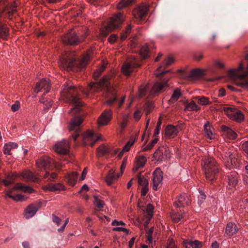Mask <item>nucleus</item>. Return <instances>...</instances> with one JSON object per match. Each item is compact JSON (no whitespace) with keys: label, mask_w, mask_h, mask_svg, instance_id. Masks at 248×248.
Segmentation results:
<instances>
[{"label":"nucleus","mask_w":248,"mask_h":248,"mask_svg":"<svg viewBox=\"0 0 248 248\" xmlns=\"http://www.w3.org/2000/svg\"><path fill=\"white\" fill-rule=\"evenodd\" d=\"M109 79V78L108 76H105L97 83H91L87 89L85 90L80 88L79 90L86 94H88L89 93L96 92L100 90H104L107 93L108 97L107 104L111 106L117 101V97L114 89L110 85Z\"/></svg>","instance_id":"f257e3e1"},{"label":"nucleus","mask_w":248,"mask_h":248,"mask_svg":"<svg viewBox=\"0 0 248 248\" xmlns=\"http://www.w3.org/2000/svg\"><path fill=\"white\" fill-rule=\"evenodd\" d=\"M247 65L241 62L237 68L228 71V76L238 86L248 89V53L245 56Z\"/></svg>","instance_id":"f03ea898"},{"label":"nucleus","mask_w":248,"mask_h":248,"mask_svg":"<svg viewBox=\"0 0 248 248\" xmlns=\"http://www.w3.org/2000/svg\"><path fill=\"white\" fill-rule=\"evenodd\" d=\"M78 90L74 86L64 85L61 93V98L65 102L75 104L69 113H77L80 111L81 105L78 97Z\"/></svg>","instance_id":"7ed1b4c3"},{"label":"nucleus","mask_w":248,"mask_h":248,"mask_svg":"<svg viewBox=\"0 0 248 248\" xmlns=\"http://www.w3.org/2000/svg\"><path fill=\"white\" fill-rule=\"evenodd\" d=\"M74 54L72 55H66L60 60V66L61 68L63 70L67 71L74 70L75 66H76L77 69H80L84 68L90 60L89 55H86L81 60L80 62L77 63L76 62L75 59L72 58Z\"/></svg>","instance_id":"20e7f679"},{"label":"nucleus","mask_w":248,"mask_h":248,"mask_svg":"<svg viewBox=\"0 0 248 248\" xmlns=\"http://www.w3.org/2000/svg\"><path fill=\"white\" fill-rule=\"evenodd\" d=\"M202 169L207 180L212 182L216 179L218 173V165L215 159L211 157L205 158L203 160Z\"/></svg>","instance_id":"39448f33"},{"label":"nucleus","mask_w":248,"mask_h":248,"mask_svg":"<svg viewBox=\"0 0 248 248\" xmlns=\"http://www.w3.org/2000/svg\"><path fill=\"white\" fill-rule=\"evenodd\" d=\"M124 21L123 16L120 13L117 14L110 18V21L106 27L101 29V35L103 37H106L110 31L117 28Z\"/></svg>","instance_id":"423d86ee"},{"label":"nucleus","mask_w":248,"mask_h":248,"mask_svg":"<svg viewBox=\"0 0 248 248\" xmlns=\"http://www.w3.org/2000/svg\"><path fill=\"white\" fill-rule=\"evenodd\" d=\"M16 12V4L10 2L8 0H0V17L5 16L11 19V16Z\"/></svg>","instance_id":"0eeeda50"},{"label":"nucleus","mask_w":248,"mask_h":248,"mask_svg":"<svg viewBox=\"0 0 248 248\" xmlns=\"http://www.w3.org/2000/svg\"><path fill=\"white\" fill-rule=\"evenodd\" d=\"M15 190H20L29 193H31L33 191V189L30 186H25L21 183H17L13 188L5 191V198L9 197L16 202L23 201V197L21 194L15 196L12 195V193Z\"/></svg>","instance_id":"6e6552de"},{"label":"nucleus","mask_w":248,"mask_h":248,"mask_svg":"<svg viewBox=\"0 0 248 248\" xmlns=\"http://www.w3.org/2000/svg\"><path fill=\"white\" fill-rule=\"evenodd\" d=\"M83 121L82 119L80 117H75L71 121L69 124V130L70 131H74L75 134L72 135L73 140L76 141L79 136L80 132V125Z\"/></svg>","instance_id":"1a4fd4ad"},{"label":"nucleus","mask_w":248,"mask_h":248,"mask_svg":"<svg viewBox=\"0 0 248 248\" xmlns=\"http://www.w3.org/2000/svg\"><path fill=\"white\" fill-rule=\"evenodd\" d=\"M85 36L81 39L78 38L77 37L75 31L71 30L66 34L64 35L62 37V42L65 44L75 45L83 40Z\"/></svg>","instance_id":"9d476101"},{"label":"nucleus","mask_w":248,"mask_h":248,"mask_svg":"<svg viewBox=\"0 0 248 248\" xmlns=\"http://www.w3.org/2000/svg\"><path fill=\"white\" fill-rule=\"evenodd\" d=\"M101 134H94L92 131L88 130L82 135L83 142L85 145L89 144L93 146L101 138Z\"/></svg>","instance_id":"9b49d317"},{"label":"nucleus","mask_w":248,"mask_h":248,"mask_svg":"<svg viewBox=\"0 0 248 248\" xmlns=\"http://www.w3.org/2000/svg\"><path fill=\"white\" fill-rule=\"evenodd\" d=\"M222 157L227 168L230 169L232 166L236 165L237 160L235 158V154L232 153L231 151H227L222 155Z\"/></svg>","instance_id":"f8f14e48"},{"label":"nucleus","mask_w":248,"mask_h":248,"mask_svg":"<svg viewBox=\"0 0 248 248\" xmlns=\"http://www.w3.org/2000/svg\"><path fill=\"white\" fill-rule=\"evenodd\" d=\"M163 180V172L159 168H156L153 173V188L157 190L161 186Z\"/></svg>","instance_id":"ddd939ff"},{"label":"nucleus","mask_w":248,"mask_h":248,"mask_svg":"<svg viewBox=\"0 0 248 248\" xmlns=\"http://www.w3.org/2000/svg\"><path fill=\"white\" fill-rule=\"evenodd\" d=\"M69 143L68 141L62 140L57 142L54 146V150L58 153L62 155L68 154L69 151Z\"/></svg>","instance_id":"4468645a"},{"label":"nucleus","mask_w":248,"mask_h":248,"mask_svg":"<svg viewBox=\"0 0 248 248\" xmlns=\"http://www.w3.org/2000/svg\"><path fill=\"white\" fill-rule=\"evenodd\" d=\"M50 88V83L49 80L48 79H43L36 83L34 92L38 93L42 91H44L45 93H47L49 92Z\"/></svg>","instance_id":"2eb2a0df"},{"label":"nucleus","mask_w":248,"mask_h":248,"mask_svg":"<svg viewBox=\"0 0 248 248\" xmlns=\"http://www.w3.org/2000/svg\"><path fill=\"white\" fill-rule=\"evenodd\" d=\"M148 10V6L145 4H142L133 11V15L135 18L141 20L146 15Z\"/></svg>","instance_id":"dca6fc26"},{"label":"nucleus","mask_w":248,"mask_h":248,"mask_svg":"<svg viewBox=\"0 0 248 248\" xmlns=\"http://www.w3.org/2000/svg\"><path fill=\"white\" fill-rule=\"evenodd\" d=\"M112 113L110 109L104 111L102 113L98 119L99 125H106L112 118Z\"/></svg>","instance_id":"f3484780"},{"label":"nucleus","mask_w":248,"mask_h":248,"mask_svg":"<svg viewBox=\"0 0 248 248\" xmlns=\"http://www.w3.org/2000/svg\"><path fill=\"white\" fill-rule=\"evenodd\" d=\"M52 161V160L48 157H41L37 160L36 166L40 170L46 171L49 170Z\"/></svg>","instance_id":"a211bd4d"},{"label":"nucleus","mask_w":248,"mask_h":248,"mask_svg":"<svg viewBox=\"0 0 248 248\" xmlns=\"http://www.w3.org/2000/svg\"><path fill=\"white\" fill-rule=\"evenodd\" d=\"M138 66L139 65L136 63L135 60H133L130 62H127L124 64L122 68V70L124 74L126 76H129L132 72L134 68Z\"/></svg>","instance_id":"6ab92c4d"},{"label":"nucleus","mask_w":248,"mask_h":248,"mask_svg":"<svg viewBox=\"0 0 248 248\" xmlns=\"http://www.w3.org/2000/svg\"><path fill=\"white\" fill-rule=\"evenodd\" d=\"M227 177L229 188L232 189L235 187L238 184V174L236 171H232Z\"/></svg>","instance_id":"aec40b11"},{"label":"nucleus","mask_w":248,"mask_h":248,"mask_svg":"<svg viewBox=\"0 0 248 248\" xmlns=\"http://www.w3.org/2000/svg\"><path fill=\"white\" fill-rule=\"evenodd\" d=\"M41 206V204L37 205L30 204L25 209V217L26 218H29L33 216L36 213L39 208Z\"/></svg>","instance_id":"412c9836"},{"label":"nucleus","mask_w":248,"mask_h":248,"mask_svg":"<svg viewBox=\"0 0 248 248\" xmlns=\"http://www.w3.org/2000/svg\"><path fill=\"white\" fill-rule=\"evenodd\" d=\"M168 87L167 81H157L154 83L152 90V94L159 93L164 90L165 88Z\"/></svg>","instance_id":"4be33fe9"},{"label":"nucleus","mask_w":248,"mask_h":248,"mask_svg":"<svg viewBox=\"0 0 248 248\" xmlns=\"http://www.w3.org/2000/svg\"><path fill=\"white\" fill-rule=\"evenodd\" d=\"M190 201L187 195L186 194L180 195L174 203V206L176 207H180L188 205Z\"/></svg>","instance_id":"5701e85b"},{"label":"nucleus","mask_w":248,"mask_h":248,"mask_svg":"<svg viewBox=\"0 0 248 248\" xmlns=\"http://www.w3.org/2000/svg\"><path fill=\"white\" fill-rule=\"evenodd\" d=\"M221 131L223 135L230 140H234L237 137L236 133L227 126L222 125L221 126Z\"/></svg>","instance_id":"b1692460"},{"label":"nucleus","mask_w":248,"mask_h":248,"mask_svg":"<svg viewBox=\"0 0 248 248\" xmlns=\"http://www.w3.org/2000/svg\"><path fill=\"white\" fill-rule=\"evenodd\" d=\"M204 130L206 136L210 140L215 139V132L210 123L207 121L204 125Z\"/></svg>","instance_id":"393cba45"},{"label":"nucleus","mask_w":248,"mask_h":248,"mask_svg":"<svg viewBox=\"0 0 248 248\" xmlns=\"http://www.w3.org/2000/svg\"><path fill=\"white\" fill-rule=\"evenodd\" d=\"M43 189L46 191L55 192L60 190H65V186L62 183L48 185L43 187Z\"/></svg>","instance_id":"a878e982"},{"label":"nucleus","mask_w":248,"mask_h":248,"mask_svg":"<svg viewBox=\"0 0 248 248\" xmlns=\"http://www.w3.org/2000/svg\"><path fill=\"white\" fill-rule=\"evenodd\" d=\"M146 162V158L143 155H140L135 158V161L133 171H137L140 168H143Z\"/></svg>","instance_id":"bb28decb"},{"label":"nucleus","mask_w":248,"mask_h":248,"mask_svg":"<svg viewBox=\"0 0 248 248\" xmlns=\"http://www.w3.org/2000/svg\"><path fill=\"white\" fill-rule=\"evenodd\" d=\"M179 130V127L169 125L166 128L165 135L168 138H173L177 135Z\"/></svg>","instance_id":"cd10ccee"},{"label":"nucleus","mask_w":248,"mask_h":248,"mask_svg":"<svg viewBox=\"0 0 248 248\" xmlns=\"http://www.w3.org/2000/svg\"><path fill=\"white\" fill-rule=\"evenodd\" d=\"M238 231L236 225L232 222L229 223L226 227L225 234L228 236L235 234Z\"/></svg>","instance_id":"c85d7f7f"},{"label":"nucleus","mask_w":248,"mask_h":248,"mask_svg":"<svg viewBox=\"0 0 248 248\" xmlns=\"http://www.w3.org/2000/svg\"><path fill=\"white\" fill-rule=\"evenodd\" d=\"M183 244L186 248H201L202 247V243L198 240H186Z\"/></svg>","instance_id":"c756f323"},{"label":"nucleus","mask_w":248,"mask_h":248,"mask_svg":"<svg viewBox=\"0 0 248 248\" xmlns=\"http://www.w3.org/2000/svg\"><path fill=\"white\" fill-rule=\"evenodd\" d=\"M120 176H121L120 174L116 175L113 170H110L106 177L105 181L108 185H110Z\"/></svg>","instance_id":"7c9ffc66"},{"label":"nucleus","mask_w":248,"mask_h":248,"mask_svg":"<svg viewBox=\"0 0 248 248\" xmlns=\"http://www.w3.org/2000/svg\"><path fill=\"white\" fill-rule=\"evenodd\" d=\"M21 176L24 179L27 181L37 182L38 180V178L29 170L23 171Z\"/></svg>","instance_id":"2f4dec72"},{"label":"nucleus","mask_w":248,"mask_h":248,"mask_svg":"<svg viewBox=\"0 0 248 248\" xmlns=\"http://www.w3.org/2000/svg\"><path fill=\"white\" fill-rule=\"evenodd\" d=\"M78 173L76 172H73L67 174L65 176V181L71 186H73L77 182Z\"/></svg>","instance_id":"473e14b6"},{"label":"nucleus","mask_w":248,"mask_h":248,"mask_svg":"<svg viewBox=\"0 0 248 248\" xmlns=\"http://www.w3.org/2000/svg\"><path fill=\"white\" fill-rule=\"evenodd\" d=\"M203 75V72L200 69H195L192 70L188 78L190 80H193L201 78Z\"/></svg>","instance_id":"72a5a7b5"},{"label":"nucleus","mask_w":248,"mask_h":248,"mask_svg":"<svg viewBox=\"0 0 248 248\" xmlns=\"http://www.w3.org/2000/svg\"><path fill=\"white\" fill-rule=\"evenodd\" d=\"M186 215V213L184 212L183 213H181L179 212L178 210L171 213L170 214L172 221L175 223L180 221L182 218L185 217Z\"/></svg>","instance_id":"f704fd0d"},{"label":"nucleus","mask_w":248,"mask_h":248,"mask_svg":"<svg viewBox=\"0 0 248 248\" xmlns=\"http://www.w3.org/2000/svg\"><path fill=\"white\" fill-rule=\"evenodd\" d=\"M18 145L15 142H8L6 143L3 147V153L5 155H10L11 150L16 148Z\"/></svg>","instance_id":"c9c22d12"},{"label":"nucleus","mask_w":248,"mask_h":248,"mask_svg":"<svg viewBox=\"0 0 248 248\" xmlns=\"http://www.w3.org/2000/svg\"><path fill=\"white\" fill-rule=\"evenodd\" d=\"M9 35V29L7 27L0 22V38L6 39Z\"/></svg>","instance_id":"e433bc0d"},{"label":"nucleus","mask_w":248,"mask_h":248,"mask_svg":"<svg viewBox=\"0 0 248 248\" xmlns=\"http://www.w3.org/2000/svg\"><path fill=\"white\" fill-rule=\"evenodd\" d=\"M225 113L231 119H235L234 117V114H237V110L238 109L231 107H225L223 109Z\"/></svg>","instance_id":"4c0bfd02"},{"label":"nucleus","mask_w":248,"mask_h":248,"mask_svg":"<svg viewBox=\"0 0 248 248\" xmlns=\"http://www.w3.org/2000/svg\"><path fill=\"white\" fill-rule=\"evenodd\" d=\"M166 152V149L164 147L159 148L154 153V156L158 160L164 159V153Z\"/></svg>","instance_id":"58836bf2"},{"label":"nucleus","mask_w":248,"mask_h":248,"mask_svg":"<svg viewBox=\"0 0 248 248\" xmlns=\"http://www.w3.org/2000/svg\"><path fill=\"white\" fill-rule=\"evenodd\" d=\"M181 95V93L179 89H177L175 90L170 98L169 100V103L172 104L174 103L178 100Z\"/></svg>","instance_id":"ea45409f"},{"label":"nucleus","mask_w":248,"mask_h":248,"mask_svg":"<svg viewBox=\"0 0 248 248\" xmlns=\"http://www.w3.org/2000/svg\"><path fill=\"white\" fill-rule=\"evenodd\" d=\"M135 0H121L117 5V8L119 9L124 8L133 2H134Z\"/></svg>","instance_id":"a19ab883"},{"label":"nucleus","mask_w":248,"mask_h":248,"mask_svg":"<svg viewBox=\"0 0 248 248\" xmlns=\"http://www.w3.org/2000/svg\"><path fill=\"white\" fill-rule=\"evenodd\" d=\"M109 152L110 149L108 147L105 146H101L97 150L98 155H105L109 153Z\"/></svg>","instance_id":"79ce46f5"},{"label":"nucleus","mask_w":248,"mask_h":248,"mask_svg":"<svg viewBox=\"0 0 248 248\" xmlns=\"http://www.w3.org/2000/svg\"><path fill=\"white\" fill-rule=\"evenodd\" d=\"M154 227H151L147 232V240L146 243L149 245L150 244L152 247L153 244V238H152V233L154 232Z\"/></svg>","instance_id":"37998d69"},{"label":"nucleus","mask_w":248,"mask_h":248,"mask_svg":"<svg viewBox=\"0 0 248 248\" xmlns=\"http://www.w3.org/2000/svg\"><path fill=\"white\" fill-rule=\"evenodd\" d=\"M57 177V173L55 172L51 173L49 174V173L46 171L44 174V178L45 179H47L48 182H52Z\"/></svg>","instance_id":"c03bdc74"},{"label":"nucleus","mask_w":248,"mask_h":248,"mask_svg":"<svg viewBox=\"0 0 248 248\" xmlns=\"http://www.w3.org/2000/svg\"><path fill=\"white\" fill-rule=\"evenodd\" d=\"M154 108V103L152 102H147L144 108V111L146 115L149 114Z\"/></svg>","instance_id":"a18cd8bd"},{"label":"nucleus","mask_w":248,"mask_h":248,"mask_svg":"<svg viewBox=\"0 0 248 248\" xmlns=\"http://www.w3.org/2000/svg\"><path fill=\"white\" fill-rule=\"evenodd\" d=\"M138 179L139 184L142 187L148 186V181L145 177L141 175L140 173L138 175Z\"/></svg>","instance_id":"49530a36"},{"label":"nucleus","mask_w":248,"mask_h":248,"mask_svg":"<svg viewBox=\"0 0 248 248\" xmlns=\"http://www.w3.org/2000/svg\"><path fill=\"white\" fill-rule=\"evenodd\" d=\"M197 98L198 99V103L201 105H207L211 103V102L209 101V98L208 97L205 96H198Z\"/></svg>","instance_id":"de8ad7c7"},{"label":"nucleus","mask_w":248,"mask_h":248,"mask_svg":"<svg viewBox=\"0 0 248 248\" xmlns=\"http://www.w3.org/2000/svg\"><path fill=\"white\" fill-rule=\"evenodd\" d=\"M140 54L143 59L147 58L149 54L148 47L146 46H142L140 49Z\"/></svg>","instance_id":"09e8293b"},{"label":"nucleus","mask_w":248,"mask_h":248,"mask_svg":"<svg viewBox=\"0 0 248 248\" xmlns=\"http://www.w3.org/2000/svg\"><path fill=\"white\" fill-rule=\"evenodd\" d=\"M200 108L194 101H191L186 106V109L189 111L198 110Z\"/></svg>","instance_id":"8fccbe9b"},{"label":"nucleus","mask_w":248,"mask_h":248,"mask_svg":"<svg viewBox=\"0 0 248 248\" xmlns=\"http://www.w3.org/2000/svg\"><path fill=\"white\" fill-rule=\"evenodd\" d=\"M157 141L158 139L155 138L147 145L145 147H143L142 150L143 151H146L151 150L154 147V145L157 142Z\"/></svg>","instance_id":"3c124183"},{"label":"nucleus","mask_w":248,"mask_h":248,"mask_svg":"<svg viewBox=\"0 0 248 248\" xmlns=\"http://www.w3.org/2000/svg\"><path fill=\"white\" fill-rule=\"evenodd\" d=\"M233 117H234L235 119H232V120L237 122H240L243 120L244 116L241 111L237 110V114H234Z\"/></svg>","instance_id":"603ef678"},{"label":"nucleus","mask_w":248,"mask_h":248,"mask_svg":"<svg viewBox=\"0 0 248 248\" xmlns=\"http://www.w3.org/2000/svg\"><path fill=\"white\" fill-rule=\"evenodd\" d=\"M129 120V115L128 114H124L123 116L122 121L121 123V127L124 129L126 127L127 124Z\"/></svg>","instance_id":"864d4df0"},{"label":"nucleus","mask_w":248,"mask_h":248,"mask_svg":"<svg viewBox=\"0 0 248 248\" xmlns=\"http://www.w3.org/2000/svg\"><path fill=\"white\" fill-rule=\"evenodd\" d=\"M174 62V60L172 57H168L164 61V63L162 64L161 66L158 67L157 70L163 66L167 67L170 65H171Z\"/></svg>","instance_id":"5fc2aeb1"},{"label":"nucleus","mask_w":248,"mask_h":248,"mask_svg":"<svg viewBox=\"0 0 248 248\" xmlns=\"http://www.w3.org/2000/svg\"><path fill=\"white\" fill-rule=\"evenodd\" d=\"M105 68V65L104 64L101 67H100L98 69H96L93 73V77L94 78H97L99 75L101 74V73L104 70Z\"/></svg>","instance_id":"6e6d98bb"},{"label":"nucleus","mask_w":248,"mask_h":248,"mask_svg":"<svg viewBox=\"0 0 248 248\" xmlns=\"http://www.w3.org/2000/svg\"><path fill=\"white\" fill-rule=\"evenodd\" d=\"M132 27L131 25H129L125 29L124 32L122 33L120 38L122 40H125L127 37V35L128 33L131 32Z\"/></svg>","instance_id":"4d7b16f0"},{"label":"nucleus","mask_w":248,"mask_h":248,"mask_svg":"<svg viewBox=\"0 0 248 248\" xmlns=\"http://www.w3.org/2000/svg\"><path fill=\"white\" fill-rule=\"evenodd\" d=\"M147 86L144 85H141L139 89V95L141 97L145 95L147 91Z\"/></svg>","instance_id":"13d9d810"},{"label":"nucleus","mask_w":248,"mask_h":248,"mask_svg":"<svg viewBox=\"0 0 248 248\" xmlns=\"http://www.w3.org/2000/svg\"><path fill=\"white\" fill-rule=\"evenodd\" d=\"M94 199L96 207L99 209L103 208L104 206V202L96 197H94Z\"/></svg>","instance_id":"bf43d9fd"},{"label":"nucleus","mask_w":248,"mask_h":248,"mask_svg":"<svg viewBox=\"0 0 248 248\" xmlns=\"http://www.w3.org/2000/svg\"><path fill=\"white\" fill-rule=\"evenodd\" d=\"M154 207L151 204H148L145 208V211L148 213V215L152 217L153 213Z\"/></svg>","instance_id":"052dcab7"},{"label":"nucleus","mask_w":248,"mask_h":248,"mask_svg":"<svg viewBox=\"0 0 248 248\" xmlns=\"http://www.w3.org/2000/svg\"><path fill=\"white\" fill-rule=\"evenodd\" d=\"M166 248H178L174 241L172 239H169Z\"/></svg>","instance_id":"680f3d73"},{"label":"nucleus","mask_w":248,"mask_h":248,"mask_svg":"<svg viewBox=\"0 0 248 248\" xmlns=\"http://www.w3.org/2000/svg\"><path fill=\"white\" fill-rule=\"evenodd\" d=\"M134 140H129L128 141L127 143L125 144V145L124 147L123 150L124 152H127L129 150L130 147L132 146V145L134 144Z\"/></svg>","instance_id":"e2e57ef3"},{"label":"nucleus","mask_w":248,"mask_h":248,"mask_svg":"<svg viewBox=\"0 0 248 248\" xmlns=\"http://www.w3.org/2000/svg\"><path fill=\"white\" fill-rule=\"evenodd\" d=\"M134 140H129L128 141L127 143L125 144V145L124 147L123 150L124 152H127L129 150L130 147L132 146V145L134 144Z\"/></svg>","instance_id":"0e129e2a"},{"label":"nucleus","mask_w":248,"mask_h":248,"mask_svg":"<svg viewBox=\"0 0 248 248\" xmlns=\"http://www.w3.org/2000/svg\"><path fill=\"white\" fill-rule=\"evenodd\" d=\"M134 140H129L128 141L127 143L125 144V145L124 147L123 150L124 152H127L129 150L130 147L132 146V145L134 144Z\"/></svg>","instance_id":"69168bd1"},{"label":"nucleus","mask_w":248,"mask_h":248,"mask_svg":"<svg viewBox=\"0 0 248 248\" xmlns=\"http://www.w3.org/2000/svg\"><path fill=\"white\" fill-rule=\"evenodd\" d=\"M52 220L53 222L56 223L57 226H59L61 224V222L62 221V220L60 218L54 214L52 215Z\"/></svg>","instance_id":"338daca9"},{"label":"nucleus","mask_w":248,"mask_h":248,"mask_svg":"<svg viewBox=\"0 0 248 248\" xmlns=\"http://www.w3.org/2000/svg\"><path fill=\"white\" fill-rule=\"evenodd\" d=\"M141 116V111L139 109H137L135 111L134 113V118L136 121H139Z\"/></svg>","instance_id":"774afa93"}]
</instances>
